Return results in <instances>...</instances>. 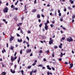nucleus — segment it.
Here are the masks:
<instances>
[{
    "instance_id": "1",
    "label": "nucleus",
    "mask_w": 75,
    "mask_h": 75,
    "mask_svg": "<svg viewBox=\"0 0 75 75\" xmlns=\"http://www.w3.org/2000/svg\"><path fill=\"white\" fill-rule=\"evenodd\" d=\"M11 62H13L14 61V60L15 59H17V56H15L14 58H13V57L12 56H11Z\"/></svg>"
},
{
    "instance_id": "2",
    "label": "nucleus",
    "mask_w": 75,
    "mask_h": 75,
    "mask_svg": "<svg viewBox=\"0 0 75 75\" xmlns=\"http://www.w3.org/2000/svg\"><path fill=\"white\" fill-rule=\"evenodd\" d=\"M67 41H68V42H71L72 41H73V39L71 37H70L69 38H67Z\"/></svg>"
},
{
    "instance_id": "3",
    "label": "nucleus",
    "mask_w": 75,
    "mask_h": 75,
    "mask_svg": "<svg viewBox=\"0 0 75 75\" xmlns=\"http://www.w3.org/2000/svg\"><path fill=\"white\" fill-rule=\"evenodd\" d=\"M8 8H7V7H6L5 9H3L4 13H7V12H8Z\"/></svg>"
},
{
    "instance_id": "4",
    "label": "nucleus",
    "mask_w": 75,
    "mask_h": 75,
    "mask_svg": "<svg viewBox=\"0 0 75 75\" xmlns=\"http://www.w3.org/2000/svg\"><path fill=\"white\" fill-rule=\"evenodd\" d=\"M30 52H31V49H30L29 50H26V52L28 54Z\"/></svg>"
},
{
    "instance_id": "5",
    "label": "nucleus",
    "mask_w": 75,
    "mask_h": 75,
    "mask_svg": "<svg viewBox=\"0 0 75 75\" xmlns=\"http://www.w3.org/2000/svg\"><path fill=\"white\" fill-rule=\"evenodd\" d=\"M14 39V37H13L11 36V38H10V41H11L13 40V39Z\"/></svg>"
},
{
    "instance_id": "6",
    "label": "nucleus",
    "mask_w": 75,
    "mask_h": 75,
    "mask_svg": "<svg viewBox=\"0 0 75 75\" xmlns=\"http://www.w3.org/2000/svg\"><path fill=\"white\" fill-rule=\"evenodd\" d=\"M73 64L71 63V64H70V67H69V69H71V68H72V67H73Z\"/></svg>"
},
{
    "instance_id": "7",
    "label": "nucleus",
    "mask_w": 75,
    "mask_h": 75,
    "mask_svg": "<svg viewBox=\"0 0 75 75\" xmlns=\"http://www.w3.org/2000/svg\"><path fill=\"white\" fill-rule=\"evenodd\" d=\"M53 40H51L49 42V44L50 45H51V44H53Z\"/></svg>"
},
{
    "instance_id": "8",
    "label": "nucleus",
    "mask_w": 75,
    "mask_h": 75,
    "mask_svg": "<svg viewBox=\"0 0 75 75\" xmlns=\"http://www.w3.org/2000/svg\"><path fill=\"white\" fill-rule=\"evenodd\" d=\"M62 44L61 43L60 45H59V47L60 48H62Z\"/></svg>"
},
{
    "instance_id": "9",
    "label": "nucleus",
    "mask_w": 75,
    "mask_h": 75,
    "mask_svg": "<svg viewBox=\"0 0 75 75\" xmlns=\"http://www.w3.org/2000/svg\"><path fill=\"white\" fill-rule=\"evenodd\" d=\"M60 20L61 21H63V16L61 17V18H60Z\"/></svg>"
},
{
    "instance_id": "10",
    "label": "nucleus",
    "mask_w": 75,
    "mask_h": 75,
    "mask_svg": "<svg viewBox=\"0 0 75 75\" xmlns=\"http://www.w3.org/2000/svg\"><path fill=\"white\" fill-rule=\"evenodd\" d=\"M48 26H45V30H48Z\"/></svg>"
},
{
    "instance_id": "11",
    "label": "nucleus",
    "mask_w": 75,
    "mask_h": 75,
    "mask_svg": "<svg viewBox=\"0 0 75 75\" xmlns=\"http://www.w3.org/2000/svg\"><path fill=\"white\" fill-rule=\"evenodd\" d=\"M20 57H18V64H19V62H20Z\"/></svg>"
},
{
    "instance_id": "12",
    "label": "nucleus",
    "mask_w": 75,
    "mask_h": 75,
    "mask_svg": "<svg viewBox=\"0 0 75 75\" xmlns=\"http://www.w3.org/2000/svg\"><path fill=\"white\" fill-rule=\"evenodd\" d=\"M6 52V50L5 49H4V50H2V52L3 54H4V52Z\"/></svg>"
},
{
    "instance_id": "13",
    "label": "nucleus",
    "mask_w": 75,
    "mask_h": 75,
    "mask_svg": "<svg viewBox=\"0 0 75 75\" xmlns=\"http://www.w3.org/2000/svg\"><path fill=\"white\" fill-rule=\"evenodd\" d=\"M75 18V14H74L72 16V20H74V18Z\"/></svg>"
},
{
    "instance_id": "14",
    "label": "nucleus",
    "mask_w": 75,
    "mask_h": 75,
    "mask_svg": "<svg viewBox=\"0 0 75 75\" xmlns=\"http://www.w3.org/2000/svg\"><path fill=\"white\" fill-rule=\"evenodd\" d=\"M10 49L11 50H13L14 49V47L12 46H11V48H10Z\"/></svg>"
},
{
    "instance_id": "15",
    "label": "nucleus",
    "mask_w": 75,
    "mask_h": 75,
    "mask_svg": "<svg viewBox=\"0 0 75 75\" xmlns=\"http://www.w3.org/2000/svg\"><path fill=\"white\" fill-rule=\"evenodd\" d=\"M37 18H40V15L38 14L37 15Z\"/></svg>"
},
{
    "instance_id": "16",
    "label": "nucleus",
    "mask_w": 75,
    "mask_h": 75,
    "mask_svg": "<svg viewBox=\"0 0 75 75\" xmlns=\"http://www.w3.org/2000/svg\"><path fill=\"white\" fill-rule=\"evenodd\" d=\"M2 75H6V72H3L2 73Z\"/></svg>"
},
{
    "instance_id": "17",
    "label": "nucleus",
    "mask_w": 75,
    "mask_h": 75,
    "mask_svg": "<svg viewBox=\"0 0 75 75\" xmlns=\"http://www.w3.org/2000/svg\"><path fill=\"white\" fill-rule=\"evenodd\" d=\"M18 42H22V39H21L20 40L19 39H18Z\"/></svg>"
},
{
    "instance_id": "18",
    "label": "nucleus",
    "mask_w": 75,
    "mask_h": 75,
    "mask_svg": "<svg viewBox=\"0 0 75 75\" xmlns=\"http://www.w3.org/2000/svg\"><path fill=\"white\" fill-rule=\"evenodd\" d=\"M45 52H46V53H47V54H48V53H49V52H50V51H49V50H48L46 51Z\"/></svg>"
},
{
    "instance_id": "19",
    "label": "nucleus",
    "mask_w": 75,
    "mask_h": 75,
    "mask_svg": "<svg viewBox=\"0 0 75 75\" xmlns=\"http://www.w3.org/2000/svg\"><path fill=\"white\" fill-rule=\"evenodd\" d=\"M70 1H71V4H74V1H71V0H69Z\"/></svg>"
},
{
    "instance_id": "20",
    "label": "nucleus",
    "mask_w": 75,
    "mask_h": 75,
    "mask_svg": "<svg viewBox=\"0 0 75 75\" xmlns=\"http://www.w3.org/2000/svg\"><path fill=\"white\" fill-rule=\"evenodd\" d=\"M68 8L69 10H72V8H71V7H70V6L68 7Z\"/></svg>"
},
{
    "instance_id": "21",
    "label": "nucleus",
    "mask_w": 75,
    "mask_h": 75,
    "mask_svg": "<svg viewBox=\"0 0 75 75\" xmlns=\"http://www.w3.org/2000/svg\"><path fill=\"white\" fill-rule=\"evenodd\" d=\"M62 56H63V54L62 53H61L60 54V57H61L62 58Z\"/></svg>"
},
{
    "instance_id": "22",
    "label": "nucleus",
    "mask_w": 75,
    "mask_h": 75,
    "mask_svg": "<svg viewBox=\"0 0 75 75\" xmlns=\"http://www.w3.org/2000/svg\"><path fill=\"white\" fill-rule=\"evenodd\" d=\"M42 23H41L39 25V27H42Z\"/></svg>"
},
{
    "instance_id": "23",
    "label": "nucleus",
    "mask_w": 75,
    "mask_h": 75,
    "mask_svg": "<svg viewBox=\"0 0 75 75\" xmlns=\"http://www.w3.org/2000/svg\"><path fill=\"white\" fill-rule=\"evenodd\" d=\"M18 3V0H17V2L15 3V5H17V3Z\"/></svg>"
},
{
    "instance_id": "24",
    "label": "nucleus",
    "mask_w": 75,
    "mask_h": 75,
    "mask_svg": "<svg viewBox=\"0 0 75 75\" xmlns=\"http://www.w3.org/2000/svg\"><path fill=\"white\" fill-rule=\"evenodd\" d=\"M37 10H36V9H33V11H32L33 12H34H34H36V11Z\"/></svg>"
},
{
    "instance_id": "25",
    "label": "nucleus",
    "mask_w": 75,
    "mask_h": 75,
    "mask_svg": "<svg viewBox=\"0 0 75 75\" xmlns=\"http://www.w3.org/2000/svg\"><path fill=\"white\" fill-rule=\"evenodd\" d=\"M31 68V66H28V69H30V68Z\"/></svg>"
},
{
    "instance_id": "26",
    "label": "nucleus",
    "mask_w": 75,
    "mask_h": 75,
    "mask_svg": "<svg viewBox=\"0 0 75 75\" xmlns=\"http://www.w3.org/2000/svg\"><path fill=\"white\" fill-rule=\"evenodd\" d=\"M52 57H54V52H53L52 54Z\"/></svg>"
},
{
    "instance_id": "27",
    "label": "nucleus",
    "mask_w": 75,
    "mask_h": 75,
    "mask_svg": "<svg viewBox=\"0 0 75 75\" xmlns=\"http://www.w3.org/2000/svg\"><path fill=\"white\" fill-rule=\"evenodd\" d=\"M22 51H23V50H20V53L21 54H22Z\"/></svg>"
},
{
    "instance_id": "28",
    "label": "nucleus",
    "mask_w": 75,
    "mask_h": 75,
    "mask_svg": "<svg viewBox=\"0 0 75 75\" xmlns=\"http://www.w3.org/2000/svg\"><path fill=\"white\" fill-rule=\"evenodd\" d=\"M45 26H47V25H48V24H47V23H45Z\"/></svg>"
},
{
    "instance_id": "29",
    "label": "nucleus",
    "mask_w": 75,
    "mask_h": 75,
    "mask_svg": "<svg viewBox=\"0 0 75 75\" xmlns=\"http://www.w3.org/2000/svg\"><path fill=\"white\" fill-rule=\"evenodd\" d=\"M14 20H15V21H17V18H14Z\"/></svg>"
},
{
    "instance_id": "30",
    "label": "nucleus",
    "mask_w": 75,
    "mask_h": 75,
    "mask_svg": "<svg viewBox=\"0 0 75 75\" xmlns=\"http://www.w3.org/2000/svg\"><path fill=\"white\" fill-rule=\"evenodd\" d=\"M65 37H63L62 39V40H65Z\"/></svg>"
},
{
    "instance_id": "31",
    "label": "nucleus",
    "mask_w": 75,
    "mask_h": 75,
    "mask_svg": "<svg viewBox=\"0 0 75 75\" xmlns=\"http://www.w3.org/2000/svg\"><path fill=\"white\" fill-rule=\"evenodd\" d=\"M26 38L27 39L28 41H29V38H28V36L26 37Z\"/></svg>"
},
{
    "instance_id": "32",
    "label": "nucleus",
    "mask_w": 75,
    "mask_h": 75,
    "mask_svg": "<svg viewBox=\"0 0 75 75\" xmlns=\"http://www.w3.org/2000/svg\"><path fill=\"white\" fill-rule=\"evenodd\" d=\"M47 74L48 75H49L50 74V71H48L47 72Z\"/></svg>"
},
{
    "instance_id": "33",
    "label": "nucleus",
    "mask_w": 75,
    "mask_h": 75,
    "mask_svg": "<svg viewBox=\"0 0 75 75\" xmlns=\"http://www.w3.org/2000/svg\"><path fill=\"white\" fill-rule=\"evenodd\" d=\"M36 2H37V0H35L34 2V4H36Z\"/></svg>"
},
{
    "instance_id": "34",
    "label": "nucleus",
    "mask_w": 75,
    "mask_h": 75,
    "mask_svg": "<svg viewBox=\"0 0 75 75\" xmlns=\"http://www.w3.org/2000/svg\"><path fill=\"white\" fill-rule=\"evenodd\" d=\"M52 70H53V71H55V69L54 68L52 67Z\"/></svg>"
},
{
    "instance_id": "35",
    "label": "nucleus",
    "mask_w": 75,
    "mask_h": 75,
    "mask_svg": "<svg viewBox=\"0 0 75 75\" xmlns=\"http://www.w3.org/2000/svg\"><path fill=\"white\" fill-rule=\"evenodd\" d=\"M59 61H62V59H61V58H60L59 59Z\"/></svg>"
},
{
    "instance_id": "36",
    "label": "nucleus",
    "mask_w": 75,
    "mask_h": 75,
    "mask_svg": "<svg viewBox=\"0 0 75 75\" xmlns=\"http://www.w3.org/2000/svg\"><path fill=\"white\" fill-rule=\"evenodd\" d=\"M17 37H20V35L19 34H17Z\"/></svg>"
},
{
    "instance_id": "37",
    "label": "nucleus",
    "mask_w": 75,
    "mask_h": 75,
    "mask_svg": "<svg viewBox=\"0 0 75 75\" xmlns=\"http://www.w3.org/2000/svg\"><path fill=\"white\" fill-rule=\"evenodd\" d=\"M42 52V50H40L39 51V53H41Z\"/></svg>"
},
{
    "instance_id": "38",
    "label": "nucleus",
    "mask_w": 75,
    "mask_h": 75,
    "mask_svg": "<svg viewBox=\"0 0 75 75\" xmlns=\"http://www.w3.org/2000/svg\"><path fill=\"white\" fill-rule=\"evenodd\" d=\"M59 16H61V13H59Z\"/></svg>"
},
{
    "instance_id": "39",
    "label": "nucleus",
    "mask_w": 75,
    "mask_h": 75,
    "mask_svg": "<svg viewBox=\"0 0 75 75\" xmlns=\"http://www.w3.org/2000/svg\"><path fill=\"white\" fill-rule=\"evenodd\" d=\"M49 23H50V22L49 21L47 20V24H48Z\"/></svg>"
},
{
    "instance_id": "40",
    "label": "nucleus",
    "mask_w": 75,
    "mask_h": 75,
    "mask_svg": "<svg viewBox=\"0 0 75 75\" xmlns=\"http://www.w3.org/2000/svg\"><path fill=\"white\" fill-rule=\"evenodd\" d=\"M11 8H13V7H14V5H11Z\"/></svg>"
},
{
    "instance_id": "41",
    "label": "nucleus",
    "mask_w": 75,
    "mask_h": 75,
    "mask_svg": "<svg viewBox=\"0 0 75 75\" xmlns=\"http://www.w3.org/2000/svg\"><path fill=\"white\" fill-rule=\"evenodd\" d=\"M55 22V21L54 20H53L52 22V23H53V24H54V23Z\"/></svg>"
},
{
    "instance_id": "42",
    "label": "nucleus",
    "mask_w": 75,
    "mask_h": 75,
    "mask_svg": "<svg viewBox=\"0 0 75 75\" xmlns=\"http://www.w3.org/2000/svg\"><path fill=\"white\" fill-rule=\"evenodd\" d=\"M48 69H49V70H51V68H50V67L47 68Z\"/></svg>"
},
{
    "instance_id": "43",
    "label": "nucleus",
    "mask_w": 75,
    "mask_h": 75,
    "mask_svg": "<svg viewBox=\"0 0 75 75\" xmlns=\"http://www.w3.org/2000/svg\"><path fill=\"white\" fill-rule=\"evenodd\" d=\"M28 33H29V34H30V33H31V31H28Z\"/></svg>"
},
{
    "instance_id": "44",
    "label": "nucleus",
    "mask_w": 75,
    "mask_h": 75,
    "mask_svg": "<svg viewBox=\"0 0 75 75\" xmlns=\"http://www.w3.org/2000/svg\"><path fill=\"white\" fill-rule=\"evenodd\" d=\"M54 11V9H51L50 10V11Z\"/></svg>"
},
{
    "instance_id": "45",
    "label": "nucleus",
    "mask_w": 75,
    "mask_h": 75,
    "mask_svg": "<svg viewBox=\"0 0 75 75\" xmlns=\"http://www.w3.org/2000/svg\"><path fill=\"white\" fill-rule=\"evenodd\" d=\"M21 33L22 34H23V30H21Z\"/></svg>"
},
{
    "instance_id": "46",
    "label": "nucleus",
    "mask_w": 75,
    "mask_h": 75,
    "mask_svg": "<svg viewBox=\"0 0 75 75\" xmlns=\"http://www.w3.org/2000/svg\"><path fill=\"white\" fill-rule=\"evenodd\" d=\"M16 54H17V52H16L14 54L15 56H16Z\"/></svg>"
},
{
    "instance_id": "47",
    "label": "nucleus",
    "mask_w": 75,
    "mask_h": 75,
    "mask_svg": "<svg viewBox=\"0 0 75 75\" xmlns=\"http://www.w3.org/2000/svg\"><path fill=\"white\" fill-rule=\"evenodd\" d=\"M36 64V63H35L33 64H32V65L33 66H34V65H35Z\"/></svg>"
},
{
    "instance_id": "48",
    "label": "nucleus",
    "mask_w": 75,
    "mask_h": 75,
    "mask_svg": "<svg viewBox=\"0 0 75 75\" xmlns=\"http://www.w3.org/2000/svg\"><path fill=\"white\" fill-rule=\"evenodd\" d=\"M15 10H18V9L17 8H15Z\"/></svg>"
},
{
    "instance_id": "49",
    "label": "nucleus",
    "mask_w": 75,
    "mask_h": 75,
    "mask_svg": "<svg viewBox=\"0 0 75 75\" xmlns=\"http://www.w3.org/2000/svg\"><path fill=\"white\" fill-rule=\"evenodd\" d=\"M50 26H51V27H52V28L53 27V25L51 24L50 25Z\"/></svg>"
},
{
    "instance_id": "50",
    "label": "nucleus",
    "mask_w": 75,
    "mask_h": 75,
    "mask_svg": "<svg viewBox=\"0 0 75 75\" xmlns=\"http://www.w3.org/2000/svg\"><path fill=\"white\" fill-rule=\"evenodd\" d=\"M36 72H37V70H35L33 72L34 73H35Z\"/></svg>"
},
{
    "instance_id": "51",
    "label": "nucleus",
    "mask_w": 75,
    "mask_h": 75,
    "mask_svg": "<svg viewBox=\"0 0 75 75\" xmlns=\"http://www.w3.org/2000/svg\"><path fill=\"white\" fill-rule=\"evenodd\" d=\"M68 64V63H67V62H65V64H66V65H67V64Z\"/></svg>"
},
{
    "instance_id": "52",
    "label": "nucleus",
    "mask_w": 75,
    "mask_h": 75,
    "mask_svg": "<svg viewBox=\"0 0 75 75\" xmlns=\"http://www.w3.org/2000/svg\"><path fill=\"white\" fill-rule=\"evenodd\" d=\"M54 48H58V47L57 46H55L54 47Z\"/></svg>"
},
{
    "instance_id": "53",
    "label": "nucleus",
    "mask_w": 75,
    "mask_h": 75,
    "mask_svg": "<svg viewBox=\"0 0 75 75\" xmlns=\"http://www.w3.org/2000/svg\"><path fill=\"white\" fill-rule=\"evenodd\" d=\"M64 11H67V9H66V8H64Z\"/></svg>"
},
{
    "instance_id": "54",
    "label": "nucleus",
    "mask_w": 75,
    "mask_h": 75,
    "mask_svg": "<svg viewBox=\"0 0 75 75\" xmlns=\"http://www.w3.org/2000/svg\"><path fill=\"white\" fill-rule=\"evenodd\" d=\"M38 67H42V65H41V64H40V65H39L38 66Z\"/></svg>"
},
{
    "instance_id": "55",
    "label": "nucleus",
    "mask_w": 75,
    "mask_h": 75,
    "mask_svg": "<svg viewBox=\"0 0 75 75\" xmlns=\"http://www.w3.org/2000/svg\"><path fill=\"white\" fill-rule=\"evenodd\" d=\"M16 67H17V65L15 64V66H14V68H16Z\"/></svg>"
},
{
    "instance_id": "56",
    "label": "nucleus",
    "mask_w": 75,
    "mask_h": 75,
    "mask_svg": "<svg viewBox=\"0 0 75 75\" xmlns=\"http://www.w3.org/2000/svg\"><path fill=\"white\" fill-rule=\"evenodd\" d=\"M62 28H63V29L64 30H66V28H64V27H62Z\"/></svg>"
},
{
    "instance_id": "57",
    "label": "nucleus",
    "mask_w": 75,
    "mask_h": 75,
    "mask_svg": "<svg viewBox=\"0 0 75 75\" xmlns=\"http://www.w3.org/2000/svg\"><path fill=\"white\" fill-rule=\"evenodd\" d=\"M47 68H48L50 67V66L49 65H47Z\"/></svg>"
},
{
    "instance_id": "58",
    "label": "nucleus",
    "mask_w": 75,
    "mask_h": 75,
    "mask_svg": "<svg viewBox=\"0 0 75 75\" xmlns=\"http://www.w3.org/2000/svg\"><path fill=\"white\" fill-rule=\"evenodd\" d=\"M32 56H33V54L31 53L30 54V56L31 57Z\"/></svg>"
},
{
    "instance_id": "59",
    "label": "nucleus",
    "mask_w": 75,
    "mask_h": 75,
    "mask_svg": "<svg viewBox=\"0 0 75 75\" xmlns=\"http://www.w3.org/2000/svg\"><path fill=\"white\" fill-rule=\"evenodd\" d=\"M43 61H46V59L45 58L43 59Z\"/></svg>"
},
{
    "instance_id": "60",
    "label": "nucleus",
    "mask_w": 75,
    "mask_h": 75,
    "mask_svg": "<svg viewBox=\"0 0 75 75\" xmlns=\"http://www.w3.org/2000/svg\"><path fill=\"white\" fill-rule=\"evenodd\" d=\"M3 21H4V22H6V19H3Z\"/></svg>"
},
{
    "instance_id": "61",
    "label": "nucleus",
    "mask_w": 75,
    "mask_h": 75,
    "mask_svg": "<svg viewBox=\"0 0 75 75\" xmlns=\"http://www.w3.org/2000/svg\"><path fill=\"white\" fill-rule=\"evenodd\" d=\"M15 71H12V73L14 74V73H15Z\"/></svg>"
},
{
    "instance_id": "62",
    "label": "nucleus",
    "mask_w": 75,
    "mask_h": 75,
    "mask_svg": "<svg viewBox=\"0 0 75 75\" xmlns=\"http://www.w3.org/2000/svg\"><path fill=\"white\" fill-rule=\"evenodd\" d=\"M47 7H50V4H47Z\"/></svg>"
},
{
    "instance_id": "63",
    "label": "nucleus",
    "mask_w": 75,
    "mask_h": 75,
    "mask_svg": "<svg viewBox=\"0 0 75 75\" xmlns=\"http://www.w3.org/2000/svg\"><path fill=\"white\" fill-rule=\"evenodd\" d=\"M58 13H60V10H58Z\"/></svg>"
},
{
    "instance_id": "64",
    "label": "nucleus",
    "mask_w": 75,
    "mask_h": 75,
    "mask_svg": "<svg viewBox=\"0 0 75 75\" xmlns=\"http://www.w3.org/2000/svg\"><path fill=\"white\" fill-rule=\"evenodd\" d=\"M30 75H32V72L30 71Z\"/></svg>"
}]
</instances>
